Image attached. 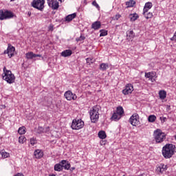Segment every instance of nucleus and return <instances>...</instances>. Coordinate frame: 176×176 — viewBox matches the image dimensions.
Segmentation results:
<instances>
[{"label":"nucleus","instance_id":"nucleus-1","mask_svg":"<svg viewBox=\"0 0 176 176\" xmlns=\"http://www.w3.org/2000/svg\"><path fill=\"white\" fill-rule=\"evenodd\" d=\"M174 152H175V145H173V144H166L162 148V155L165 159L173 157Z\"/></svg>","mask_w":176,"mask_h":176},{"label":"nucleus","instance_id":"nucleus-4","mask_svg":"<svg viewBox=\"0 0 176 176\" xmlns=\"http://www.w3.org/2000/svg\"><path fill=\"white\" fill-rule=\"evenodd\" d=\"M98 111H100V106H95L93 107L92 110H91L89 115L91 118V122H92V123L98 122V119L100 118V113H98Z\"/></svg>","mask_w":176,"mask_h":176},{"label":"nucleus","instance_id":"nucleus-44","mask_svg":"<svg viewBox=\"0 0 176 176\" xmlns=\"http://www.w3.org/2000/svg\"><path fill=\"white\" fill-rule=\"evenodd\" d=\"M167 120V118L166 117H160V120L166 122V120Z\"/></svg>","mask_w":176,"mask_h":176},{"label":"nucleus","instance_id":"nucleus-10","mask_svg":"<svg viewBox=\"0 0 176 176\" xmlns=\"http://www.w3.org/2000/svg\"><path fill=\"white\" fill-rule=\"evenodd\" d=\"M64 96L66 100H67V101H71V100H76V98H78V96H76V94H73L72 91H66Z\"/></svg>","mask_w":176,"mask_h":176},{"label":"nucleus","instance_id":"nucleus-30","mask_svg":"<svg viewBox=\"0 0 176 176\" xmlns=\"http://www.w3.org/2000/svg\"><path fill=\"white\" fill-rule=\"evenodd\" d=\"M135 3V1H134L133 0H130L129 1H127L126 2V8H133Z\"/></svg>","mask_w":176,"mask_h":176},{"label":"nucleus","instance_id":"nucleus-33","mask_svg":"<svg viewBox=\"0 0 176 176\" xmlns=\"http://www.w3.org/2000/svg\"><path fill=\"white\" fill-rule=\"evenodd\" d=\"M18 133L19 134H21V135L25 134V127L24 126L20 127L18 130Z\"/></svg>","mask_w":176,"mask_h":176},{"label":"nucleus","instance_id":"nucleus-38","mask_svg":"<svg viewBox=\"0 0 176 176\" xmlns=\"http://www.w3.org/2000/svg\"><path fill=\"white\" fill-rule=\"evenodd\" d=\"M145 77L152 80V78H153V76L152 75V74H151V72H148L145 74Z\"/></svg>","mask_w":176,"mask_h":176},{"label":"nucleus","instance_id":"nucleus-39","mask_svg":"<svg viewBox=\"0 0 176 176\" xmlns=\"http://www.w3.org/2000/svg\"><path fill=\"white\" fill-rule=\"evenodd\" d=\"M120 17H122V15L118 14L115 16L112 17V20H119V19H120Z\"/></svg>","mask_w":176,"mask_h":176},{"label":"nucleus","instance_id":"nucleus-15","mask_svg":"<svg viewBox=\"0 0 176 176\" xmlns=\"http://www.w3.org/2000/svg\"><path fill=\"white\" fill-rule=\"evenodd\" d=\"M34 157H36V159H41V157H43V152H42V151L38 149L34 151Z\"/></svg>","mask_w":176,"mask_h":176},{"label":"nucleus","instance_id":"nucleus-52","mask_svg":"<svg viewBox=\"0 0 176 176\" xmlns=\"http://www.w3.org/2000/svg\"><path fill=\"white\" fill-rule=\"evenodd\" d=\"M60 1V2H63V0H59Z\"/></svg>","mask_w":176,"mask_h":176},{"label":"nucleus","instance_id":"nucleus-12","mask_svg":"<svg viewBox=\"0 0 176 176\" xmlns=\"http://www.w3.org/2000/svg\"><path fill=\"white\" fill-rule=\"evenodd\" d=\"M16 49L14 48V47L13 46H8L7 51L4 52L5 54H8V56L10 57V58H12V57H13V56H14V52H15Z\"/></svg>","mask_w":176,"mask_h":176},{"label":"nucleus","instance_id":"nucleus-17","mask_svg":"<svg viewBox=\"0 0 176 176\" xmlns=\"http://www.w3.org/2000/svg\"><path fill=\"white\" fill-rule=\"evenodd\" d=\"M91 28L93 30H100L101 28V22L100 21H96L91 25Z\"/></svg>","mask_w":176,"mask_h":176},{"label":"nucleus","instance_id":"nucleus-13","mask_svg":"<svg viewBox=\"0 0 176 176\" xmlns=\"http://www.w3.org/2000/svg\"><path fill=\"white\" fill-rule=\"evenodd\" d=\"M167 170V165H164V164H160L156 170L157 174H163L164 171Z\"/></svg>","mask_w":176,"mask_h":176},{"label":"nucleus","instance_id":"nucleus-16","mask_svg":"<svg viewBox=\"0 0 176 176\" xmlns=\"http://www.w3.org/2000/svg\"><path fill=\"white\" fill-rule=\"evenodd\" d=\"M72 55V50H66L61 53L62 57H69V56Z\"/></svg>","mask_w":176,"mask_h":176},{"label":"nucleus","instance_id":"nucleus-2","mask_svg":"<svg viewBox=\"0 0 176 176\" xmlns=\"http://www.w3.org/2000/svg\"><path fill=\"white\" fill-rule=\"evenodd\" d=\"M3 73L2 74V78L3 80H6L7 83L12 85V83H14V80H16V77L14 74L12 73V71L6 69V67H4L3 69Z\"/></svg>","mask_w":176,"mask_h":176},{"label":"nucleus","instance_id":"nucleus-48","mask_svg":"<svg viewBox=\"0 0 176 176\" xmlns=\"http://www.w3.org/2000/svg\"><path fill=\"white\" fill-rule=\"evenodd\" d=\"M28 16H29V17H30V16H31V12H28Z\"/></svg>","mask_w":176,"mask_h":176},{"label":"nucleus","instance_id":"nucleus-47","mask_svg":"<svg viewBox=\"0 0 176 176\" xmlns=\"http://www.w3.org/2000/svg\"><path fill=\"white\" fill-rule=\"evenodd\" d=\"M50 31H53V26H52V25L50 26Z\"/></svg>","mask_w":176,"mask_h":176},{"label":"nucleus","instance_id":"nucleus-46","mask_svg":"<svg viewBox=\"0 0 176 176\" xmlns=\"http://www.w3.org/2000/svg\"><path fill=\"white\" fill-rule=\"evenodd\" d=\"M34 58H35V57H42V55H41V54H34Z\"/></svg>","mask_w":176,"mask_h":176},{"label":"nucleus","instance_id":"nucleus-27","mask_svg":"<svg viewBox=\"0 0 176 176\" xmlns=\"http://www.w3.org/2000/svg\"><path fill=\"white\" fill-rule=\"evenodd\" d=\"M118 115L122 116L124 113V110H123V107H117V110L116 111Z\"/></svg>","mask_w":176,"mask_h":176},{"label":"nucleus","instance_id":"nucleus-35","mask_svg":"<svg viewBox=\"0 0 176 176\" xmlns=\"http://www.w3.org/2000/svg\"><path fill=\"white\" fill-rule=\"evenodd\" d=\"M100 36H107L108 35V31L102 30L100 31Z\"/></svg>","mask_w":176,"mask_h":176},{"label":"nucleus","instance_id":"nucleus-9","mask_svg":"<svg viewBox=\"0 0 176 176\" xmlns=\"http://www.w3.org/2000/svg\"><path fill=\"white\" fill-rule=\"evenodd\" d=\"M133 91L134 87H133V85L127 84L125 86V88L122 90V94H124V96H127L128 94H131Z\"/></svg>","mask_w":176,"mask_h":176},{"label":"nucleus","instance_id":"nucleus-25","mask_svg":"<svg viewBox=\"0 0 176 176\" xmlns=\"http://www.w3.org/2000/svg\"><path fill=\"white\" fill-rule=\"evenodd\" d=\"M143 14L146 19H152V17H153V14H152V12L143 11Z\"/></svg>","mask_w":176,"mask_h":176},{"label":"nucleus","instance_id":"nucleus-8","mask_svg":"<svg viewBox=\"0 0 176 176\" xmlns=\"http://www.w3.org/2000/svg\"><path fill=\"white\" fill-rule=\"evenodd\" d=\"M129 123L132 126H138L140 124V116L138 113L133 114L129 118Z\"/></svg>","mask_w":176,"mask_h":176},{"label":"nucleus","instance_id":"nucleus-24","mask_svg":"<svg viewBox=\"0 0 176 176\" xmlns=\"http://www.w3.org/2000/svg\"><path fill=\"white\" fill-rule=\"evenodd\" d=\"M55 171H61L63 170V164L60 162V164H56L54 166Z\"/></svg>","mask_w":176,"mask_h":176},{"label":"nucleus","instance_id":"nucleus-7","mask_svg":"<svg viewBox=\"0 0 176 176\" xmlns=\"http://www.w3.org/2000/svg\"><path fill=\"white\" fill-rule=\"evenodd\" d=\"M14 14L10 11H3L0 10V20H7L8 19H13Z\"/></svg>","mask_w":176,"mask_h":176},{"label":"nucleus","instance_id":"nucleus-31","mask_svg":"<svg viewBox=\"0 0 176 176\" xmlns=\"http://www.w3.org/2000/svg\"><path fill=\"white\" fill-rule=\"evenodd\" d=\"M0 153L3 159H6L7 157H9V156H10V154H9L8 153H6L4 150L1 151Z\"/></svg>","mask_w":176,"mask_h":176},{"label":"nucleus","instance_id":"nucleus-29","mask_svg":"<svg viewBox=\"0 0 176 176\" xmlns=\"http://www.w3.org/2000/svg\"><path fill=\"white\" fill-rule=\"evenodd\" d=\"M156 120V116L155 115H150L148 118V121L150 123H153V122H155Z\"/></svg>","mask_w":176,"mask_h":176},{"label":"nucleus","instance_id":"nucleus-43","mask_svg":"<svg viewBox=\"0 0 176 176\" xmlns=\"http://www.w3.org/2000/svg\"><path fill=\"white\" fill-rule=\"evenodd\" d=\"M170 41H176V32H175L173 36L170 38Z\"/></svg>","mask_w":176,"mask_h":176},{"label":"nucleus","instance_id":"nucleus-32","mask_svg":"<svg viewBox=\"0 0 176 176\" xmlns=\"http://www.w3.org/2000/svg\"><path fill=\"white\" fill-rule=\"evenodd\" d=\"M34 52H28V53H26V54H25L26 58H27L28 60H32V58H34Z\"/></svg>","mask_w":176,"mask_h":176},{"label":"nucleus","instance_id":"nucleus-45","mask_svg":"<svg viewBox=\"0 0 176 176\" xmlns=\"http://www.w3.org/2000/svg\"><path fill=\"white\" fill-rule=\"evenodd\" d=\"M44 131H45V133L50 131V127H49V126L46 127L45 130Z\"/></svg>","mask_w":176,"mask_h":176},{"label":"nucleus","instance_id":"nucleus-19","mask_svg":"<svg viewBox=\"0 0 176 176\" xmlns=\"http://www.w3.org/2000/svg\"><path fill=\"white\" fill-rule=\"evenodd\" d=\"M152 6H153L152 3L151 2L146 3L143 12H148L149 9H152Z\"/></svg>","mask_w":176,"mask_h":176},{"label":"nucleus","instance_id":"nucleus-51","mask_svg":"<svg viewBox=\"0 0 176 176\" xmlns=\"http://www.w3.org/2000/svg\"><path fill=\"white\" fill-rule=\"evenodd\" d=\"M14 0H10L11 2H14Z\"/></svg>","mask_w":176,"mask_h":176},{"label":"nucleus","instance_id":"nucleus-5","mask_svg":"<svg viewBox=\"0 0 176 176\" xmlns=\"http://www.w3.org/2000/svg\"><path fill=\"white\" fill-rule=\"evenodd\" d=\"M85 126V122L81 119L80 120H73L72 122L71 127L72 130H80V129H83Z\"/></svg>","mask_w":176,"mask_h":176},{"label":"nucleus","instance_id":"nucleus-6","mask_svg":"<svg viewBox=\"0 0 176 176\" xmlns=\"http://www.w3.org/2000/svg\"><path fill=\"white\" fill-rule=\"evenodd\" d=\"M32 6L42 12L45 9V0H34L32 2Z\"/></svg>","mask_w":176,"mask_h":176},{"label":"nucleus","instance_id":"nucleus-26","mask_svg":"<svg viewBox=\"0 0 176 176\" xmlns=\"http://www.w3.org/2000/svg\"><path fill=\"white\" fill-rule=\"evenodd\" d=\"M159 96L161 100H164V98H166L167 96V93L166 92V91H160Z\"/></svg>","mask_w":176,"mask_h":176},{"label":"nucleus","instance_id":"nucleus-20","mask_svg":"<svg viewBox=\"0 0 176 176\" xmlns=\"http://www.w3.org/2000/svg\"><path fill=\"white\" fill-rule=\"evenodd\" d=\"M75 17H76V13H73L72 14L67 15L65 18V20L66 21H72Z\"/></svg>","mask_w":176,"mask_h":176},{"label":"nucleus","instance_id":"nucleus-36","mask_svg":"<svg viewBox=\"0 0 176 176\" xmlns=\"http://www.w3.org/2000/svg\"><path fill=\"white\" fill-rule=\"evenodd\" d=\"M86 61L88 64H93V63H94V61H96V60H94V58H87L86 59Z\"/></svg>","mask_w":176,"mask_h":176},{"label":"nucleus","instance_id":"nucleus-11","mask_svg":"<svg viewBox=\"0 0 176 176\" xmlns=\"http://www.w3.org/2000/svg\"><path fill=\"white\" fill-rule=\"evenodd\" d=\"M47 3L50 8H52L54 10H57L60 6L58 1H57L47 0Z\"/></svg>","mask_w":176,"mask_h":176},{"label":"nucleus","instance_id":"nucleus-21","mask_svg":"<svg viewBox=\"0 0 176 176\" xmlns=\"http://www.w3.org/2000/svg\"><path fill=\"white\" fill-rule=\"evenodd\" d=\"M122 118V116L120 114H118L117 112L113 113L111 119L112 120H115V122H117V120H119Z\"/></svg>","mask_w":176,"mask_h":176},{"label":"nucleus","instance_id":"nucleus-14","mask_svg":"<svg viewBox=\"0 0 176 176\" xmlns=\"http://www.w3.org/2000/svg\"><path fill=\"white\" fill-rule=\"evenodd\" d=\"M60 164H62V167L65 168V170H69V168H71V164L69 162H67V160H62Z\"/></svg>","mask_w":176,"mask_h":176},{"label":"nucleus","instance_id":"nucleus-37","mask_svg":"<svg viewBox=\"0 0 176 176\" xmlns=\"http://www.w3.org/2000/svg\"><path fill=\"white\" fill-rule=\"evenodd\" d=\"M30 144L32 146H34L35 145V144H36V139L34 138H32L30 139Z\"/></svg>","mask_w":176,"mask_h":176},{"label":"nucleus","instance_id":"nucleus-28","mask_svg":"<svg viewBox=\"0 0 176 176\" xmlns=\"http://www.w3.org/2000/svg\"><path fill=\"white\" fill-rule=\"evenodd\" d=\"M129 19H130L131 21H135V20H137V19H138V14H131L129 15Z\"/></svg>","mask_w":176,"mask_h":176},{"label":"nucleus","instance_id":"nucleus-49","mask_svg":"<svg viewBox=\"0 0 176 176\" xmlns=\"http://www.w3.org/2000/svg\"><path fill=\"white\" fill-rule=\"evenodd\" d=\"M72 170H75V167L72 168Z\"/></svg>","mask_w":176,"mask_h":176},{"label":"nucleus","instance_id":"nucleus-22","mask_svg":"<svg viewBox=\"0 0 176 176\" xmlns=\"http://www.w3.org/2000/svg\"><path fill=\"white\" fill-rule=\"evenodd\" d=\"M108 68H109L108 63H102L100 65V71H107Z\"/></svg>","mask_w":176,"mask_h":176},{"label":"nucleus","instance_id":"nucleus-42","mask_svg":"<svg viewBox=\"0 0 176 176\" xmlns=\"http://www.w3.org/2000/svg\"><path fill=\"white\" fill-rule=\"evenodd\" d=\"M45 129H43V127H42V126H39L38 127V133L41 134V133H43V131H44Z\"/></svg>","mask_w":176,"mask_h":176},{"label":"nucleus","instance_id":"nucleus-40","mask_svg":"<svg viewBox=\"0 0 176 176\" xmlns=\"http://www.w3.org/2000/svg\"><path fill=\"white\" fill-rule=\"evenodd\" d=\"M85 37L84 36H80L79 38H77L76 40L77 42H80L82 41H85Z\"/></svg>","mask_w":176,"mask_h":176},{"label":"nucleus","instance_id":"nucleus-3","mask_svg":"<svg viewBox=\"0 0 176 176\" xmlns=\"http://www.w3.org/2000/svg\"><path fill=\"white\" fill-rule=\"evenodd\" d=\"M153 137L155 142L157 144H160L166 140V133H163L160 129H157L153 132Z\"/></svg>","mask_w":176,"mask_h":176},{"label":"nucleus","instance_id":"nucleus-41","mask_svg":"<svg viewBox=\"0 0 176 176\" xmlns=\"http://www.w3.org/2000/svg\"><path fill=\"white\" fill-rule=\"evenodd\" d=\"M92 5H93L94 6H96V8L97 9H100V6L98 5V3H97V1H93V2H92Z\"/></svg>","mask_w":176,"mask_h":176},{"label":"nucleus","instance_id":"nucleus-34","mask_svg":"<svg viewBox=\"0 0 176 176\" xmlns=\"http://www.w3.org/2000/svg\"><path fill=\"white\" fill-rule=\"evenodd\" d=\"M25 141H27V138H25L24 136H21L19 138V144H23V142H25Z\"/></svg>","mask_w":176,"mask_h":176},{"label":"nucleus","instance_id":"nucleus-18","mask_svg":"<svg viewBox=\"0 0 176 176\" xmlns=\"http://www.w3.org/2000/svg\"><path fill=\"white\" fill-rule=\"evenodd\" d=\"M134 36H135V34H134V32L133 30L126 32V38L129 41H130L131 39H133Z\"/></svg>","mask_w":176,"mask_h":176},{"label":"nucleus","instance_id":"nucleus-23","mask_svg":"<svg viewBox=\"0 0 176 176\" xmlns=\"http://www.w3.org/2000/svg\"><path fill=\"white\" fill-rule=\"evenodd\" d=\"M98 137L101 140H105V138H107V133H105V131H100L98 133Z\"/></svg>","mask_w":176,"mask_h":176},{"label":"nucleus","instance_id":"nucleus-50","mask_svg":"<svg viewBox=\"0 0 176 176\" xmlns=\"http://www.w3.org/2000/svg\"><path fill=\"white\" fill-rule=\"evenodd\" d=\"M49 176H56L55 175H50Z\"/></svg>","mask_w":176,"mask_h":176}]
</instances>
